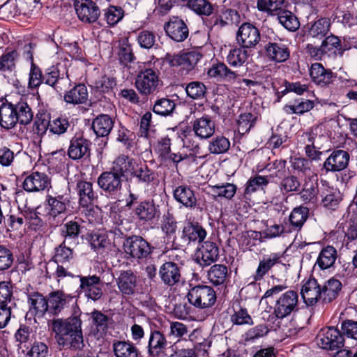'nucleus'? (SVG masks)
Listing matches in <instances>:
<instances>
[{"mask_svg":"<svg viewBox=\"0 0 357 357\" xmlns=\"http://www.w3.org/2000/svg\"><path fill=\"white\" fill-rule=\"evenodd\" d=\"M79 279V291L88 299L94 302L102 298L104 294V282L96 275H77Z\"/></svg>","mask_w":357,"mask_h":357,"instance_id":"4","label":"nucleus"},{"mask_svg":"<svg viewBox=\"0 0 357 357\" xmlns=\"http://www.w3.org/2000/svg\"><path fill=\"white\" fill-rule=\"evenodd\" d=\"M275 15L280 24L288 31H295L299 28L298 19L292 12L281 8Z\"/></svg>","mask_w":357,"mask_h":357,"instance_id":"41","label":"nucleus"},{"mask_svg":"<svg viewBox=\"0 0 357 357\" xmlns=\"http://www.w3.org/2000/svg\"><path fill=\"white\" fill-rule=\"evenodd\" d=\"M135 165L133 159L122 154L114 160L110 171L122 178V177L126 176L127 174L130 175Z\"/></svg>","mask_w":357,"mask_h":357,"instance_id":"32","label":"nucleus"},{"mask_svg":"<svg viewBox=\"0 0 357 357\" xmlns=\"http://www.w3.org/2000/svg\"><path fill=\"white\" fill-rule=\"evenodd\" d=\"M207 74L211 77H220L224 81L228 82H234L238 75L229 69L225 63H218L213 65L207 71Z\"/></svg>","mask_w":357,"mask_h":357,"instance_id":"38","label":"nucleus"},{"mask_svg":"<svg viewBox=\"0 0 357 357\" xmlns=\"http://www.w3.org/2000/svg\"><path fill=\"white\" fill-rule=\"evenodd\" d=\"M321 196L322 197V206L324 208L332 211H335L337 208L342 199L340 190L329 187L321 192Z\"/></svg>","mask_w":357,"mask_h":357,"instance_id":"34","label":"nucleus"},{"mask_svg":"<svg viewBox=\"0 0 357 357\" xmlns=\"http://www.w3.org/2000/svg\"><path fill=\"white\" fill-rule=\"evenodd\" d=\"M317 345L326 350L340 349L344 345L343 335L334 327L322 329L317 338Z\"/></svg>","mask_w":357,"mask_h":357,"instance_id":"6","label":"nucleus"},{"mask_svg":"<svg viewBox=\"0 0 357 357\" xmlns=\"http://www.w3.org/2000/svg\"><path fill=\"white\" fill-rule=\"evenodd\" d=\"M314 105L313 101L310 100L302 99L297 104L294 105H286L284 107V110L287 114H303L311 110L314 107Z\"/></svg>","mask_w":357,"mask_h":357,"instance_id":"57","label":"nucleus"},{"mask_svg":"<svg viewBox=\"0 0 357 357\" xmlns=\"http://www.w3.org/2000/svg\"><path fill=\"white\" fill-rule=\"evenodd\" d=\"M159 74V70L156 68L142 69L135 78V86L137 91L144 96L156 91L160 84Z\"/></svg>","mask_w":357,"mask_h":357,"instance_id":"2","label":"nucleus"},{"mask_svg":"<svg viewBox=\"0 0 357 357\" xmlns=\"http://www.w3.org/2000/svg\"><path fill=\"white\" fill-rule=\"evenodd\" d=\"M204 191L207 194H211L215 198L219 197L230 199L236 193V187L234 184L227 183L222 185H208L204 188Z\"/></svg>","mask_w":357,"mask_h":357,"instance_id":"44","label":"nucleus"},{"mask_svg":"<svg viewBox=\"0 0 357 357\" xmlns=\"http://www.w3.org/2000/svg\"><path fill=\"white\" fill-rule=\"evenodd\" d=\"M50 116L49 114L38 112L33 125V131L38 135L43 136L50 128Z\"/></svg>","mask_w":357,"mask_h":357,"instance_id":"56","label":"nucleus"},{"mask_svg":"<svg viewBox=\"0 0 357 357\" xmlns=\"http://www.w3.org/2000/svg\"><path fill=\"white\" fill-rule=\"evenodd\" d=\"M82 321L77 316L53 319L49 326L54 333L56 343L63 348L82 349L85 347L82 330Z\"/></svg>","mask_w":357,"mask_h":357,"instance_id":"1","label":"nucleus"},{"mask_svg":"<svg viewBox=\"0 0 357 357\" xmlns=\"http://www.w3.org/2000/svg\"><path fill=\"white\" fill-rule=\"evenodd\" d=\"M160 275L165 284L173 286L180 281V268L176 263L166 262L160 268Z\"/></svg>","mask_w":357,"mask_h":357,"instance_id":"27","label":"nucleus"},{"mask_svg":"<svg viewBox=\"0 0 357 357\" xmlns=\"http://www.w3.org/2000/svg\"><path fill=\"white\" fill-rule=\"evenodd\" d=\"M123 246L126 254L138 260L146 258L151 252L149 243L139 236L128 237Z\"/></svg>","mask_w":357,"mask_h":357,"instance_id":"5","label":"nucleus"},{"mask_svg":"<svg viewBox=\"0 0 357 357\" xmlns=\"http://www.w3.org/2000/svg\"><path fill=\"white\" fill-rule=\"evenodd\" d=\"M257 116L250 112L240 114L237 121V130L239 134L244 135L252 128L257 121Z\"/></svg>","mask_w":357,"mask_h":357,"instance_id":"53","label":"nucleus"},{"mask_svg":"<svg viewBox=\"0 0 357 357\" xmlns=\"http://www.w3.org/2000/svg\"><path fill=\"white\" fill-rule=\"evenodd\" d=\"M130 184L133 190H141L148 187L155 179V173L146 165L134 166L130 174Z\"/></svg>","mask_w":357,"mask_h":357,"instance_id":"9","label":"nucleus"},{"mask_svg":"<svg viewBox=\"0 0 357 357\" xmlns=\"http://www.w3.org/2000/svg\"><path fill=\"white\" fill-rule=\"evenodd\" d=\"M70 127V123L68 119L65 116H59L51 121L50 132L61 135L66 133Z\"/></svg>","mask_w":357,"mask_h":357,"instance_id":"61","label":"nucleus"},{"mask_svg":"<svg viewBox=\"0 0 357 357\" xmlns=\"http://www.w3.org/2000/svg\"><path fill=\"white\" fill-rule=\"evenodd\" d=\"M319 183L317 174L306 176L298 194L305 204H315L318 200Z\"/></svg>","mask_w":357,"mask_h":357,"instance_id":"15","label":"nucleus"},{"mask_svg":"<svg viewBox=\"0 0 357 357\" xmlns=\"http://www.w3.org/2000/svg\"><path fill=\"white\" fill-rule=\"evenodd\" d=\"M26 294L31 312L38 317H43L48 312V297L46 298L38 291H27Z\"/></svg>","mask_w":357,"mask_h":357,"instance_id":"26","label":"nucleus"},{"mask_svg":"<svg viewBox=\"0 0 357 357\" xmlns=\"http://www.w3.org/2000/svg\"><path fill=\"white\" fill-rule=\"evenodd\" d=\"M227 276V267L223 264H215L207 272V278L214 285L223 284Z\"/></svg>","mask_w":357,"mask_h":357,"instance_id":"47","label":"nucleus"},{"mask_svg":"<svg viewBox=\"0 0 357 357\" xmlns=\"http://www.w3.org/2000/svg\"><path fill=\"white\" fill-rule=\"evenodd\" d=\"M175 199L185 206H192L196 202V199L192 190L185 186H178L174 191Z\"/></svg>","mask_w":357,"mask_h":357,"instance_id":"49","label":"nucleus"},{"mask_svg":"<svg viewBox=\"0 0 357 357\" xmlns=\"http://www.w3.org/2000/svg\"><path fill=\"white\" fill-rule=\"evenodd\" d=\"M350 155L346 151H333L324 162L323 167L326 172H340L348 167Z\"/></svg>","mask_w":357,"mask_h":357,"instance_id":"14","label":"nucleus"},{"mask_svg":"<svg viewBox=\"0 0 357 357\" xmlns=\"http://www.w3.org/2000/svg\"><path fill=\"white\" fill-rule=\"evenodd\" d=\"M241 21L239 13L231 8L222 11L219 17H215L206 22L202 17V22L208 26L219 24L221 27L225 26H238Z\"/></svg>","mask_w":357,"mask_h":357,"instance_id":"20","label":"nucleus"},{"mask_svg":"<svg viewBox=\"0 0 357 357\" xmlns=\"http://www.w3.org/2000/svg\"><path fill=\"white\" fill-rule=\"evenodd\" d=\"M230 147V142L223 136L217 137L210 142L208 151L211 153L220 154L227 152Z\"/></svg>","mask_w":357,"mask_h":357,"instance_id":"60","label":"nucleus"},{"mask_svg":"<svg viewBox=\"0 0 357 357\" xmlns=\"http://www.w3.org/2000/svg\"><path fill=\"white\" fill-rule=\"evenodd\" d=\"M116 281L123 296H132L135 294L137 278L131 270L121 271Z\"/></svg>","mask_w":357,"mask_h":357,"instance_id":"18","label":"nucleus"},{"mask_svg":"<svg viewBox=\"0 0 357 357\" xmlns=\"http://www.w3.org/2000/svg\"><path fill=\"white\" fill-rule=\"evenodd\" d=\"M246 49L243 46L231 49L227 56V63L233 67L243 66L247 61L249 56Z\"/></svg>","mask_w":357,"mask_h":357,"instance_id":"46","label":"nucleus"},{"mask_svg":"<svg viewBox=\"0 0 357 357\" xmlns=\"http://www.w3.org/2000/svg\"><path fill=\"white\" fill-rule=\"evenodd\" d=\"M71 303L74 304V296L63 291H53L48 294V313L58 316Z\"/></svg>","mask_w":357,"mask_h":357,"instance_id":"7","label":"nucleus"},{"mask_svg":"<svg viewBox=\"0 0 357 357\" xmlns=\"http://www.w3.org/2000/svg\"><path fill=\"white\" fill-rule=\"evenodd\" d=\"M51 182L45 173L35 172L27 176L23 182V188L27 192H39L50 188Z\"/></svg>","mask_w":357,"mask_h":357,"instance_id":"17","label":"nucleus"},{"mask_svg":"<svg viewBox=\"0 0 357 357\" xmlns=\"http://www.w3.org/2000/svg\"><path fill=\"white\" fill-rule=\"evenodd\" d=\"M114 124V119L108 114H100L92 122V128L97 137L105 138L104 145L107 143V137Z\"/></svg>","mask_w":357,"mask_h":357,"instance_id":"19","label":"nucleus"},{"mask_svg":"<svg viewBox=\"0 0 357 357\" xmlns=\"http://www.w3.org/2000/svg\"><path fill=\"white\" fill-rule=\"evenodd\" d=\"M97 183L107 196H117L122 188V178L110 170L102 172L98 178Z\"/></svg>","mask_w":357,"mask_h":357,"instance_id":"8","label":"nucleus"},{"mask_svg":"<svg viewBox=\"0 0 357 357\" xmlns=\"http://www.w3.org/2000/svg\"><path fill=\"white\" fill-rule=\"evenodd\" d=\"M14 105L16 123L17 122L22 125L30 123L33 118V112L28 103L24 100H20Z\"/></svg>","mask_w":357,"mask_h":357,"instance_id":"42","label":"nucleus"},{"mask_svg":"<svg viewBox=\"0 0 357 357\" xmlns=\"http://www.w3.org/2000/svg\"><path fill=\"white\" fill-rule=\"evenodd\" d=\"M116 357H138L139 351L133 343L129 341H116L113 343Z\"/></svg>","mask_w":357,"mask_h":357,"instance_id":"43","label":"nucleus"},{"mask_svg":"<svg viewBox=\"0 0 357 357\" xmlns=\"http://www.w3.org/2000/svg\"><path fill=\"white\" fill-rule=\"evenodd\" d=\"M310 75L313 82L321 87L329 85L334 77L331 70L324 68L319 63L312 64L310 69Z\"/></svg>","mask_w":357,"mask_h":357,"instance_id":"24","label":"nucleus"},{"mask_svg":"<svg viewBox=\"0 0 357 357\" xmlns=\"http://www.w3.org/2000/svg\"><path fill=\"white\" fill-rule=\"evenodd\" d=\"M237 43L245 48H251L260 41L259 29L251 23H243L236 33Z\"/></svg>","mask_w":357,"mask_h":357,"instance_id":"10","label":"nucleus"},{"mask_svg":"<svg viewBox=\"0 0 357 357\" xmlns=\"http://www.w3.org/2000/svg\"><path fill=\"white\" fill-rule=\"evenodd\" d=\"M336 257V250L332 246H327L321 250L316 264L323 270L329 268L334 264Z\"/></svg>","mask_w":357,"mask_h":357,"instance_id":"45","label":"nucleus"},{"mask_svg":"<svg viewBox=\"0 0 357 357\" xmlns=\"http://www.w3.org/2000/svg\"><path fill=\"white\" fill-rule=\"evenodd\" d=\"M175 106L176 105L173 100L163 98L155 101L153 111L158 115L167 116L174 112Z\"/></svg>","mask_w":357,"mask_h":357,"instance_id":"54","label":"nucleus"},{"mask_svg":"<svg viewBox=\"0 0 357 357\" xmlns=\"http://www.w3.org/2000/svg\"><path fill=\"white\" fill-rule=\"evenodd\" d=\"M308 216V208L303 206L294 208L289 216V227L288 229H291V232L300 231Z\"/></svg>","mask_w":357,"mask_h":357,"instance_id":"31","label":"nucleus"},{"mask_svg":"<svg viewBox=\"0 0 357 357\" xmlns=\"http://www.w3.org/2000/svg\"><path fill=\"white\" fill-rule=\"evenodd\" d=\"M91 142L81 134H76L70 141L68 155L74 160H81L90 156Z\"/></svg>","mask_w":357,"mask_h":357,"instance_id":"12","label":"nucleus"},{"mask_svg":"<svg viewBox=\"0 0 357 357\" xmlns=\"http://www.w3.org/2000/svg\"><path fill=\"white\" fill-rule=\"evenodd\" d=\"M88 99V91L84 84H79L74 86L64 96V100L68 103L82 104Z\"/></svg>","mask_w":357,"mask_h":357,"instance_id":"39","label":"nucleus"},{"mask_svg":"<svg viewBox=\"0 0 357 357\" xmlns=\"http://www.w3.org/2000/svg\"><path fill=\"white\" fill-rule=\"evenodd\" d=\"M298 294L296 291L288 290L282 293L275 301L273 314L277 319H282L298 310Z\"/></svg>","mask_w":357,"mask_h":357,"instance_id":"3","label":"nucleus"},{"mask_svg":"<svg viewBox=\"0 0 357 357\" xmlns=\"http://www.w3.org/2000/svg\"><path fill=\"white\" fill-rule=\"evenodd\" d=\"M19 54L16 50H13L3 54L0 57V70L12 71L15 67V61Z\"/></svg>","mask_w":357,"mask_h":357,"instance_id":"62","label":"nucleus"},{"mask_svg":"<svg viewBox=\"0 0 357 357\" xmlns=\"http://www.w3.org/2000/svg\"><path fill=\"white\" fill-rule=\"evenodd\" d=\"M269 183L268 176H255L251 177L247 182L245 192L246 194L255 192L258 189H264Z\"/></svg>","mask_w":357,"mask_h":357,"instance_id":"63","label":"nucleus"},{"mask_svg":"<svg viewBox=\"0 0 357 357\" xmlns=\"http://www.w3.org/2000/svg\"><path fill=\"white\" fill-rule=\"evenodd\" d=\"M74 6L78 18L86 23L95 22L100 15L98 6L91 0H75Z\"/></svg>","mask_w":357,"mask_h":357,"instance_id":"11","label":"nucleus"},{"mask_svg":"<svg viewBox=\"0 0 357 357\" xmlns=\"http://www.w3.org/2000/svg\"><path fill=\"white\" fill-rule=\"evenodd\" d=\"M76 190L79 195V203L82 207L93 204L97 199L98 195L93 189V183L89 181H79L77 183Z\"/></svg>","mask_w":357,"mask_h":357,"instance_id":"25","label":"nucleus"},{"mask_svg":"<svg viewBox=\"0 0 357 357\" xmlns=\"http://www.w3.org/2000/svg\"><path fill=\"white\" fill-rule=\"evenodd\" d=\"M74 245H69L68 242H63L56 246L54 250L52 260L56 264H70L74 258Z\"/></svg>","mask_w":357,"mask_h":357,"instance_id":"35","label":"nucleus"},{"mask_svg":"<svg viewBox=\"0 0 357 357\" xmlns=\"http://www.w3.org/2000/svg\"><path fill=\"white\" fill-rule=\"evenodd\" d=\"M135 215L140 221L149 222L160 216L158 206L153 201L141 202L134 209Z\"/></svg>","mask_w":357,"mask_h":357,"instance_id":"23","label":"nucleus"},{"mask_svg":"<svg viewBox=\"0 0 357 357\" xmlns=\"http://www.w3.org/2000/svg\"><path fill=\"white\" fill-rule=\"evenodd\" d=\"M331 24L329 18H320L308 27L307 36L319 40H322L329 32Z\"/></svg>","mask_w":357,"mask_h":357,"instance_id":"30","label":"nucleus"},{"mask_svg":"<svg viewBox=\"0 0 357 357\" xmlns=\"http://www.w3.org/2000/svg\"><path fill=\"white\" fill-rule=\"evenodd\" d=\"M202 261L205 265H210L217 261L219 251L215 243L206 241L202 245Z\"/></svg>","mask_w":357,"mask_h":357,"instance_id":"55","label":"nucleus"},{"mask_svg":"<svg viewBox=\"0 0 357 357\" xmlns=\"http://www.w3.org/2000/svg\"><path fill=\"white\" fill-rule=\"evenodd\" d=\"M301 294L307 305H313L319 299H322L321 287L314 278L309 279L303 285Z\"/></svg>","mask_w":357,"mask_h":357,"instance_id":"21","label":"nucleus"},{"mask_svg":"<svg viewBox=\"0 0 357 357\" xmlns=\"http://www.w3.org/2000/svg\"><path fill=\"white\" fill-rule=\"evenodd\" d=\"M70 200L67 195H58L56 196L48 195L46 200L47 215L56 218L66 211V206Z\"/></svg>","mask_w":357,"mask_h":357,"instance_id":"22","label":"nucleus"},{"mask_svg":"<svg viewBox=\"0 0 357 357\" xmlns=\"http://www.w3.org/2000/svg\"><path fill=\"white\" fill-rule=\"evenodd\" d=\"M103 20L109 26L118 24L124 16V10L121 6H109L102 10Z\"/></svg>","mask_w":357,"mask_h":357,"instance_id":"48","label":"nucleus"},{"mask_svg":"<svg viewBox=\"0 0 357 357\" xmlns=\"http://www.w3.org/2000/svg\"><path fill=\"white\" fill-rule=\"evenodd\" d=\"M268 56L273 61L283 62L289 57V51L285 44L281 40L269 42L266 46Z\"/></svg>","mask_w":357,"mask_h":357,"instance_id":"28","label":"nucleus"},{"mask_svg":"<svg viewBox=\"0 0 357 357\" xmlns=\"http://www.w3.org/2000/svg\"><path fill=\"white\" fill-rule=\"evenodd\" d=\"M91 318L93 324L96 326L97 331L101 334L106 333L111 319L98 310H94L91 313Z\"/></svg>","mask_w":357,"mask_h":357,"instance_id":"59","label":"nucleus"},{"mask_svg":"<svg viewBox=\"0 0 357 357\" xmlns=\"http://www.w3.org/2000/svg\"><path fill=\"white\" fill-rule=\"evenodd\" d=\"M0 305L15 307L13 288L10 282H0Z\"/></svg>","mask_w":357,"mask_h":357,"instance_id":"50","label":"nucleus"},{"mask_svg":"<svg viewBox=\"0 0 357 357\" xmlns=\"http://www.w3.org/2000/svg\"><path fill=\"white\" fill-rule=\"evenodd\" d=\"M284 3V0H257V8L270 15H275Z\"/></svg>","mask_w":357,"mask_h":357,"instance_id":"58","label":"nucleus"},{"mask_svg":"<svg viewBox=\"0 0 357 357\" xmlns=\"http://www.w3.org/2000/svg\"><path fill=\"white\" fill-rule=\"evenodd\" d=\"M89 241L91 248L97 252H100L109 245L107 235L99 231L91 233Z\"/></svg>","mask_w":357,"mask_h":357,"instance_id":"51","label":"nucleus"},{"mask_svg":"<svg viewBox=\"0 0 357 357\" xmlns=\"http://www.w3.org/2000/svg\"><path fill=\"white\" fill-rule=\"evenodd\" d=\"M81 233V225L76 221L70 220L63 225L60 229L61 236L69 245H78V237Z\"/></svg>","mask_w":357,"mask_h":357,"instance_id":"29","label":"nucleus"},{"mask_svg":"<svg viewBox=\"0 0 357 357\" xmlns=\"http://www.w3.org/2000/svg\"><path fill=\"white\" fill-rule=\"evenodd\" d=\"M118 56L120 62L123 65L132 63L135 59L130 45L126 42H123L119 45Z\"/></svg>","mask_w":357,"mask_h":357,"instance_id":"64","label":"nucleus"},{"mask_svg":"<svg viewBox=\"0 0 357 357\" xmlns=\"http://www.w3.org/2000/svg\"><path fill=\"white\" fill-rule=\"evenodd\" d=\"M342 289V283L337 279L331 278L321 287L322 301L330 303L338 295Z\"/></svg>","mask_w":357,"mask_h":357,"instance_id":"40","label":"nucleus"},{"mask_svg":"<svg viewBox=\"0 0 357 357\" xmlns=\"http://www.w3.org/2000/svg\"><path fill=\"white\" fill-rule=\"evenodd\" d=\"M166 34L176 42H183L188 36V28L184 21L176 16H172L164 24Z\"/></svg>","mask_w":357,"mask_h":357,"instance_id":"13","label":"nucleus"},{"mask_svg":"<svg viewBox=\"0 0 357 357\" xmlns=\"http://www.w3.org/2000/svg\"><path fill=\"white\" fill-rule=\"evenodd\" d=\"M15 105L10 102H3L0 106V126L6 129L13 128L15 124Z\"/></svg>","mask_w":357,"mask_h":357,"instance_id":"36","label":"nucleus"},{"mask_svg":"<svg viewBox=\"0 0 357 357\" xmlns=\"http://www.w3.org/2000/svg\"><path fill=\"white\" fill-rule=\"evenodd\" d=\"M167 342L165 335L158 331H154L151 333L149 344L148 352L151 356H159L163 349L166 348Z\"/></svg>","mask_w":357,"mask_h":357,"instance_id":"37","label":"nucleus"},{"mask_svg":"<svg viewBox=\"0 0 357 357\" xmlns=\"http://www.w3.org/2000/svg\"><path fill=\"white\" fill-rule=\"evenodd\" d=\"M301 188V182L295 175H289L282 178L280 184L281 192L285 194L298 192Z\"/></svg>","mask_w":357,"mask_h":357,"instance_id":"52","label":"nucleus"},{"mask_svg":"<svg viewBox=\"0 0 357 357\" xmlns=\"http://www.w3.org/2000/svg\"><path fill=\"white\" fill-rule=\"evenodd\" d=\"M43 83L50 86L56 92L60 93L63 91V86L68 84L67 72L61 74L56 66H51L43 75Z\"/></svg>","mask_w":357,"mask_h":357,"instance_id":"16","label":"nucleus"},{"mask_svg":"<svg viewBox=\"0 0 357 357\" xmlns=\"http://www.w3.org/2000/svg\"><path fill=\"white\" fill-rule=\"evenodd\" d=\"M282 255L280 253H271L261 259L256 270L255 280H261L264 276L277 264L280 262Z\"/></svg>","mask_w":357,"mask_h":357,"instance_id":"33","label":"nucleus"}]
</instances>
